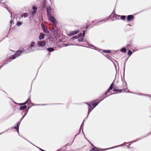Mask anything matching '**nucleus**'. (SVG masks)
<instances>
[{"label":"nucleus","instance_id":"obj_1","mask_svg":"<svg viewBox=\"0 0 151 151\" xmlns=\"http://www.w3.org/2000/svg\"><path fill=\"white\" fill-rule=\"evenodd\" d=\"M90 145L92 146V147L91 148V149L90 150V151H102L106 150H109L114 148H115L118 147L120 146H123V145H124L125 146L127 147V148H129V146L130 145L131 143H129L130 142H124V144H121L119 145L115 146L114 147H112L110 148H108L105 149H101V148H98L94 146L93 144H92L91 142H89Z\"/></svg>","mask_w":151,"mask_h":151},{"label":"nucleus","instance_id":"obj_2","mask_svg":"<svg viewBox=\"0 0 151 151\" xmlns=\"http://www.w3.org/2000/svg\"><path fill=\"white\" fill-rule=\"evenodd\" d=\"M73 142H70L65 145L63 146L61 148L58 150L57 151H65L66 149V147L67 146H70Z\"/></svg>","mask_w":151,"mask_h":151},{"label":"nucleus","instance_id":"obj_3","mask_svg":"<svg viewBox=\"0 0 151 151\" xmlns=\"http://www.w3.org/2000/svg\"><path fill=\"white\" fill-rule=\"evenodd\" d=\"M48 20L52 22L54 24H57V22L55 19V17L54 16H50L48 17Z\"/></svg>","mask_w":151,"mask_h":151},{"label":"nucleus","instance_id":"obj_4","mask_svg":"<svg viewBox=\"0 0 151 151\" xmlns=\"http://www.w3.org/2000/svg\"><path fill=\"white\" fill-rule=\"evenodd\" d=\"M23 51V49L17 51L15 55L12 56V59H14L16 57L18 56L22 53Z\"/></svg>","mask_w":151,"mask_h":151},{"label":"nucleus","instance_id":"obj_5","mask_svg":"<svg viewBox=\"0 0 151 151\" xmlns=\"http://www.w3.org/2000/svg\"><path fill=\"white\" fill-rule=\"evenodd\" d=\"M46 44V42L44 41H39L37 42V44L40 47H43Z\"/></svg>","mask_w":151,"mask_h":151},{"label":"nucleus","instance_id":"obj_6","mask_svg":"<svg viewBox=\"0 0 151 151\" xmlns=\"http://www.w3.org/2000/svg\"><path fill=\"white\" fill-rule=\"evenodd\" d=\"M33 11L32 12L31 14L32 15H34L36 12L37 8L35 6H33L32 8Z\"/></svg>","mask_w":151,"mask_h":151},{"label":"nucleus","instance_id":"obj_7","mask_svg":"<svg viewBox=\"0 0 151 151\" xmlns=\"http://www.w3.org/2000/svg\"><path fill=\"white\" fill-rule=\"evenodd\" d=\"M45 35L42 33H40L39 37L40 40H41L43 39L45 37Z\"/></svg>","mask_w":151,"mask_h":151},{"label":"nucleus","instance_id":"obj_8","mask_svg":"<svg viewBox=\"0 0 151 151\" xmlns=\"http://www.w3.org/2000/svg\"><path fill=\"white\" fill-rule=\"evenodd\" d=\"M79 31L78 30H77L76 31H74L72 32H71L70 34L68 35L69 36H72L73 35H75L77 33L79 32Z\"/></svg>","mask_w":151,"mask_h":151},{"label":"nucleus","instance_id":"obj_9","mask_svg":"<svg viewBox=\"0 0 151 151\" xmlns=\"http://www.w3.org/2000/svg\"><path fill=\"white\" fill-rule=\"evenodd\" d=\"M35 42H32L30 45L29 48H28V49L29 50H30V51H31V47H33L35 45Z\"/></svg>","mask_w":151,"mask_h":151},{"label":"nucleus","instance_id":"obj_10","mask_svg":"<svg viewBox=\"0 0 151 151\" xmlns=\"http://www.w3.org/2000/svg\"><path fill=\"white\" fill-rule=\"evenodd\" d=\"M113 86H114V84L113 83H111V84L110 85V86L109 88V90H108L106 92V93H105V95H107L108 93L109 92V91L110 90H111L112 89Z\"/></svg>","mask_w":151,"mask_h":151},{"label":"nucleus","instance_id":"obj_11","mask_svg":"<svg viewBox=\"0 0 151 151\" xmlns=\"http://www.w3.org/2000/svg\"><path fill=\"white\" fill-rule=\"evenodd\" d=\"M91 104H92L94 106V107H95L98 104V103L96 102V101H91Z\"/></svg>","mask_w":151,"mask_h":151},{"label":"nucleus","instance_id":"obj_12","mask_svg":"<svg viewBox=\"0 0 151 151\" xmlns=\"http://www.w3.org/2000/svg\"><path fill=\"white\" fill-rule=\"evenodd\" d=\"M133 17L132 15H129L127 16V21H129L130 20H131L133 18Z\"/></svg>","mask_w":151,"mask_h":151},{"label":"nucleus","instance_id":"obj_13","mask_svg":"<svg viewBox=\"0 0 151 151\" xmlns=\"http://www.w3.org/2000/svg\"><path fill=\"white\" fill-rule=\"evenodd\" d=\"M88 105H89V107H88V114L92 110V109H93V108H91V106L90 104H87Z\"/></svg>","mask_w":151,"mask_h":151},{"label":"nucleus","instance_id":"obj_14","mask_svg":"<svg viewBox=\"0 0 151 151\" xmlns=\"http://www.w3.org/2000/svg\"><path fill=\"white\" fill-rule=\"evenodd\" d=\"M27 14L26 13H24L23 14L21 15V17H27Z\"/></svg>","mask_w":151,"mask_h":151},{"label":"nucleus","instance_id":"obj_15","mask_svg":"<svg viewBox=\"0 0 151 151\" xmlns=\"http://www.w3.org/2000/svg\"><path fill=\"white\" fill-rule=\"evenodd\" d=\"M43 30L44 32L46 33H48L49 32V31L47 30V28H45V27L43 28Z\"/></svg>","mask_w":151,"mask_h":151},{"label":"nucleus","instance_id":"obj_16","mask_svg":"<svg viewBox=\"0 0 151 151\" xmlns=\"http://www.w3.org/2000/svg\"><path fill=\"white\" fill-rule=\"evenodd\" d=\"M27 106H22L20 107V109L21 110H22L24 109L27 108Z\"/></svg>","mask_w":151,"mask_h":151},{"label":"nucleus","instance_id":"obj_17","mask_svg":"<svg viewBox=\"0 0 151 151\" xmlns=\"http://www.w3.org/2000/svg\"><path fill=\"white\" fill-rule=\"evenodd\" d=\"M47 17H49L50 16H51V14L50 12L49 11L48 9H47Z\"/></svg>","mask_w":151,"mask_h":151},{"label":"nucleus","instance_id":"obj_18","mask_svg":"<svg viewBox=\"0 0 151 151\" xmlns=\"http://www.w3.org/2000/svg\"><path fill=\"white\" fill-rule=\"evenodd\" d=\"M47 50L50 52H52L54 50L51 47L48 48Z\"/></svg>","mask_w":151,"mask_h":151},{"label":"nucleus","instance_id":"obj_19","mask_svg":"<svg viewBox=\"0 0 151 151\" xmlns=\"http://www.w3.org/2000/svg\"><path fill=\"white\" fill-rule=\"evenodd\" d=\"M19 124L18 122L17 124V127H15V128L16 129L18 130V131H17L18 132L19 127Z\"/></svg>","mask_w":151,"mask_h":151},{"label":"nucleus","instance_id":"obj_20","mask_svg":"<svg viewBox=\"0 0 151 151\" xmlns=\"http://www.w3.org/2000/svg\"><path fill=\"white\" fill-rule=\"evenodd\" d=\"M121 50L122 52H124V53L126 52V50L124 48L122 49Z\"/></svg>","mask_w":151,"mask_h":151},{"label":"nucleus","instance_id":"obj_21","mask_svg":"<svg viewBox=\"0 0 151 151\" xmlns=\"http://www.w3.org/2000/svg\"><path fill=\"white\" fill-rule=\"evenodd\" d=\"M125 18H126L125 16H121V18L122 20H124L125 19Z\"/></svg>","mask_w":151,"mask_h":151},{"label":"nucleus","instance_id":"obj_22","mask_svg":"<svg viewBox=\"0 0 151 151\" xmlns=\"http://www.w3.org/2000/svg\"><path fill=\"white\" fill-rule=\"evenodd\" d=\"M132 52L130 50H129L128 52V54L129 55H131L132 54Z\"/></svg>","mask_w":151,"mask_h":151},{"label":"nucleus","instance_id":"obj_23","mask_svg":"<svg viewBox=\"0 0 151 151\" xmlns=\"http://www.w3.org/2000/svg\"><path fill=\"white\" fill-rule=\"evenodd\" d=\"M17 25L18 26H20L22 24V22H19L17 23Z\"/></svg>","mask_w":151,"mask_h":151},{"label":"nucleus","instance_id":"obj_24","mask_svg":"<svg viewBox=\"0 0 151 151\" xmlns=\"http://www.w3.org/2000/svg\"><path fill=\"white\" fill-rule=\"evenodd\" d=\"M28 100L29 99H28L24 103H22V104H20L21 105H23V104H26L27 102L28 101Z\"/></svg>","mask_w":151,"mask_h":151},{"label":"nucleus","instance_id":"obj_25","mask_svg":"<svg viewBox=\"0 0 151 151\" xmlns=\"http://www.w3.org/2000/svg\"><path fill=\"white\" fill-rule=\"evenodd\" d=\"M78 38V37H77V36H74L73 37H72V38L73 39V38H75V39H77Z\"/></svg>","mask_w":151,"mask_h":151},{"label":"nucleus","instance_id":"obj_26","mask_svg":"<svg viewBox=\"0 0 151 151\" xmlns=\"http://www.w3.org/2000/svg\"><path fill=\"white\" fill-rule=\"evenodd\" d=\"M82 36V34L81 33H80L78 35V37H80Z\"/></svg>","mask_w":151,"mask_h":151},{"label":"nucleus","instance_id":"obj_27","mask_svg":"<svg viewBox=\"0 0 151 151\" xmlns=\"http://www.w3.org/2000/svg\"><path fill=\"white\" fill-rule=\"evenodd\" d=\"M41 26H42V28H43H43H45V27L44 24H41Z\"/></svg>","mask_w":151,"mask_h":151},{"label":"nucleus","instance_id":"obj_28","mask_svg":"<svg viewBox=\"0 0 151 151\" xmlns=\"http://www.w3.org/2000/svg\"><path fill=\"white\" fill-rule=\"evenodd\" d=\"M105 52H110V51L109 50H107V51H105Z\"/></svg>","mask_w":151,"mask_h":151},{"label":"nucleus","instance_id":"obj_29","mask_svg":"<svg viewBox=\"0 0 151 151\" xmlns=\"http://www.w3.org/2000/svg\"><path fill=\"white\" fill-rule=\"evenodd\" d=\"M85 32H84L83 33V36H84V35H85Z\"/></svg>","mask_w":151,"mask_h":151},{"label":"nucleus","instance_id":"obj_30","mask_svg":"<svg viewBox=\"0 0 151 151\" xmlns=\"http://www.w3.org/2000/svg\"><path fill=\"white\" fill-rule=\"evenodd\" d=\"M48 9V10H49L50 11H51V8H50V7H49V9Z\"/></svg>","mask_w":151,"mask_h":151},{"label":"nucleus","instance_id":"obj_31","mask_svg":"<svg viewBox=\"0 0 151 151\" xmlns=\"http://www.w3.org/2000/svg\"><path fill=\"white\" fill-rule=\"evenodd\" d=\"M114 91H116V90H115V89H114Z\"/></svg>","mask_w":151,"mask_h":151},{"label":"nucleus","instance_id":"obj_32","mask_svg":"<svg viewBox=\"0 0 151 151\" xmlns=\"http://www.w3.org/2000/svg\"><path fill=\"white\" fill-rule=\"evenodd\" d=\"M68 45H65V46H68Z\"/></svg>","mask_w":151,"mask_h":151},{"label":"nucleus","instance_id":"obj_33","mask_svg":"<svg viewBox=\"0 0 151 151\" xmlns=\"http://www.w3.org/2000/svg\"><path fill=\"white\" fill-rule=\"evenodd\" d=\"M29 142L31 144V143L30 142Z\"/></svg>","mask_w":151,"mask_h":151},{"label":"nucleus","instance_id":"obj_34","mask_svg":"<svg viewBox=\"0 0 151 151\" xmlns=\"http://www.w3.org/2000/svg\"><path fill=\"white\" fill-rule=\"evenodd\" d=\"M56 151H57V150Z\"/></svg>","mask_w":151,"mask_h":151}]
</instances>
